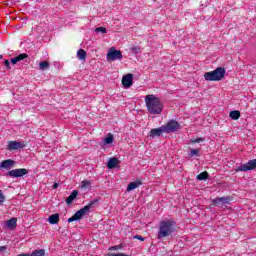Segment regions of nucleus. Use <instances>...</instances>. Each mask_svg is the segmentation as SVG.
Here are the masks:
<instances>
[{
    "label": "nucleus",
    "mask_w": 256,
    "mask_h": 256,
    "mask_svg": "<svg viewBox=\"0 0 256 256\" xmlns=\"http://www.w3.org/2000/svg\"><path fill=\"white\" fill-rule=\"evenodd\" d=\"M204 142V138H196L190 141L191 144H197Z\"/></svg>",
    "instance_id": "nucleus-28"
},
{
    "label": "nucleus",
    "mask_w": 256,
    "mask_h": 256,
    "mask_svg": "<svg viewBox=\"0 0 256 256\" xmlns=\"http://www.w3.org/2000/svg\"><path fill=\"white\" fill-rule=\"evenodd\" d=\"M29 58V55L22 53L14 58H12V60H17V61H23L25 59Z\"/></svg>",
    "instance_id": "nucleus-24"
},
{
    "label": "nucleus",
    "mask_w": 256,
    "mask_h": 256,
    "mask_svg": "<svg viewBox=\"0 0 256 256\" xmlns=\"http://www.w3.org/2000/svg\"><path fill=\"white\" fill-rule=\"evenodd\" d=\"M134 239H138V240L141 241V242H144V241H145V238H143V236H141V235H135V236H134Z\"/></svg>",
    "instance_id": "nucleus-34"
},
{
    "label": "nucleus",
    "mask_w": 256,
    "mask_h": 256,
    "mask_svg": "<svg viewBox=\"0 0 256 256\" xmlns=\"http://www.w3.org/2000/svg\"><path fill=\"white\" fill-rule=\"evenodd\" d=\"M130 51H132L134 53H140L141 52V48H139V46L132 47V48H130Z\"/></svg>",
    "instance_id": "nucleus-30"
},
{
    "label": "nucleus",
    "mask_w": 256,
    "mask_h": 256,
    "mask_svg": "<svg viewBox=\"0 0 256 256\" xmlns=\"http://www.w3.org/2000/svg\"><path fill=\"white\" fill-rule=\"evenodd\" d=\"M140 185L141 181L128 183L127 192H131L132 190L138 189Z\"/></svg>",
    "instance_id": "nucleus-19"
},
{
    "label": "nucleus",
    "mask_w": 256,
    "mask_h": 256,
    "mask_svg": "<svg viewBox=\"0 0 256 256\" xmlns=\"http://www.w3.org/2000/svg\"><path fill=\"white\" fill-rule=\"evenodd\" d=\"M146 111L152 115H160L163 113V103L154 94L145 96Z\"/></svg>",
    "instance_id": "nucleus-1"
},
{
    "label": "nucleus",
    "mask_w": 256,
    "mask_h": 256,
    "mask_svg": "<svg viewBox=\"0 0 256 256\" xmlns=\"http://www.w3.org/2000/svg\"><path fill=\"white\" fill-rule=\"evenodd\" d=\"M7 250V246H0V253Z\"/></svg>",
    "instance_id": "nucleus-36"
},
{
    "label": "nucleus",
    "mask_w": 256,
    "mask_h": 256,
    "mask_svg": "<svg viewBox=\"0 0 256 256\" xmlns=\"http://www.w3.org/2000/svg\"><path fill=\"white\" fill-rule=\"evenodd\" d=\"M5 202V196H3L2 190H0V205H2Z\"/></svg>",
    "instance_id": "nucleus-31"
},
{
    "label": "nucleus",
    "mask_w": 256,
    "mask_h": 256,
    "mask_svg": "<svg viewBox=\"0 0 256 256\" xmlns=\"http://www.w3.org/2000/svg\"><path fill=\"white\" fill-rule=\"evenodd\" d=\"M58 186H59V184L54 183V184H53V189H57Z\"/></svg>",
    "instance_id": "nucleus-37"
},
{
    "label": "nucleus",
    "mask_w": 256,
    "mask_h": 256,
    "mask_svg": "<svg viewBox=\"0 0 256 256\" xmlns=\"http://www.w3.org/2000/svg\"><path fill=\"white\" fill-rule=\"evenodd\" d=\"M29 174V170L25 168H20V169H12L5 176L12 177V178H20L25 175Z\"/></svg>",
    "instance_id": "nucleus-8"
},
{
    "label": "nucleus",
    "mask_w": 256,
    "mask_h": 256,
    "mask_svg": "<svg viewBox=\"0 0 256 256\" xmlns=\"http://www.w3.org/2000/svg\"><path fill=\"white\" fill-rule=\"evenodd\" d=\"M95 32L105 34L107 33V30L105 29V27H96Z\"/></svg>",
    "instance_id": "nucleus-27"
},
{
    "label": "nucleus",
    "mask_w": 256,
    "mask_h": 256,
    "mask_svg": "<svg viewBox=\"0 0 256 256\" xmlns=\"http://www.w3.org/2000/svg\"><path fill=\"white\" fill-rule=\"evenodd\" d=\"M252 170H256V159L249 160L248 163L236 168V172H247Z\"/></svg>",
    "instance_id": "nucleus-7"
},
{
    "label": "nucleus",
    "mask_w": 256,
    "mask_h": 256,
    "mask_svg": "<svg viewBox=\"0 0 256 256\" xmlns=\"http://www.w3.org/2000/svg\"><path fill=\"white\" fill-rule=\"evenodd\" d=\"M26 147L25 142L9 141L7 144V150L16 151L18 149H24Z\"/></svg>",
    "instance_id": "nucleus-9"
},
{
    "label": "nucleus",
    "mask_w": 256,
    "mask_h": 256,
    "mask_svg": "<svg viewBox=\"0 0 256 256\" xmlns=\"http://www.w3.org/2000/svg\"><path fill=\"white\" fill-rule=\"evenodd\" d=\"M229 117L232 120H238L241 117V114L239 113L238 110L230 111Z\"/></svg>",
    "instance_id": "nucleus-21"
},
{
    "label": "nucleus",
    "mask_w": 256,
    "mask_h": 256,
    "mask_svg": "<svg viewBox=\"0 0 256 256\" xmlns=\"http://www.w3.org/2000/svg\"><path fill=\"white\" fill-rule=\"evenodd\" d=\"M225 204H229V198L227 197H218V198H214L213 200V205L215 207H223V205Z\"/></svg>",
    "instance_id": "nucleus-11"
},
{
    "label": "nucleus",
    "mask_w": 256,
    "mask_h": 256,
    "mask_svg": "<svg viewBox=\"0 0 256 256\" xmlns=\"http://www.w3.org/2000/svg\"><path fill=\"white\" fill-rule=\"evenodd\" d=\"M87 52L84 49H78L77 51V59L79 61H86Z\"/></svg>",
    "instance_id": "nucleus-18"
},
{
    "label": "nucleus",
    "mask_w": 256,
    "mask_h": 256,
    "mask_svg": "<svg viewBox=\"0 0 256 256\" xmlns=\"http://www.w3.org/2000/svg\"><path fill=\"white\" fill-rule=\"evenodd\" d=\"M20 61L21 60L10 59V63H12V65H16Z\"/></svg>",
    "instance_id": "nucleus-35"
},
{
    "label": "nucleus",
    "mask_w": 256,
    "mask_h": 256,
    "mask_svg": "<svg viewBox=\"0 0 256 256\" xmlns=\"http://www.w3.org/2000/svg\"><path fill=\"white\" fill-rule=\"evenodd\" d=\"M91 186V182L88 180H84L80 183V188L88 189Z\"/></svg>",
    "instance_id": "nucleus-25"
},
{
    "label": "nucleus",
    "mask_w": 256,
    "mask_h": 256,
    "mask_svg": "<svg viewBox=\"0 0 256 256\" xmlns=\"http://www.w3.org/2000/svg\"><path fill=\"white\" fill-rule=\"evenodd\" d=\"M132 74H127L121 78V85L125 88H129L132 86Z\"/></svg>",
    "instance_id": "nucleus-13"
},
{
    "label": "nucleus",
    "mask_w": 256,
    "mask_h": 256,
    "mask_svg": "<svg viewBox=\"0 0 256 256\" xmlns=\"http://www.w3.org/2000/svg\"><path fill=\"white\" fill-rule=\"evenodd\" d=\"M189 156L195 157L198 156V150L197 149H191L189 152Z\"/></svg>",
    "instance_id": "nucleus-29"
},
{
    "label": "nucleus",
    "mask_w": 256,
    "mask_h": 256,
    "mask_svg": "<svg viewBox=\"0 0 256 256\" xmlns=\"http://www.w3.org/2000/svg\"><path fill=\"white\" fill-rule=\"evenodd\" d=\"M97 202H98V200L90 201L89 204L84 206V208L75 212V214H73V216H71V218L68 219V223H72V222L79 221L80 219H82V217H84L89 212V210L94 208V206H95V204H97Z\"/></svg>",
    "instance_id": "nucleus-4"
},
{
    "label": "nucleus",
    "mask_w": 256,
    "mask_h": 256,
    "mask_svg": "<svg viewBox=\"0 0 256 256\" xmlns=\"http://www.w3.org/2000/svg\"><path fill=\"white\" fill-rule=\"evenodd\" d=\"M48 223L55 225L59 223V214H53L48 217Z\"/></svg>",
    "instance_id": "nucleus-20"
},
{
    "label": "nucleus",
    "mask_w": 256,
    "mask_h": 256,
    "mask_svg": "<svg viewBox=\"0 0 256 256\" xmlns=\"http://www.w3.org/2000/svg\"><path fill=\"white\" fill-rule=\"evenodd\" d=\"M109 256H129V255H127L125 253H111V254H109Z\"/></svg>",
    "instance_id": "nucleus-33"
},
{
    "label": "nucleus",
    "mask_w": 256,
    "mask_h": 256,
    "mask_svg": "<svg viewBox=\"0 0 256 256\" xmlns=\"http://www.w3.org/2000/svg\"><path fill=\"white\" fill-rule=\"evenodd\" d=\"M49 66L50 64H48V62L46 61L39 63V69H41V71H45L46 69H48Z\"/></svg>",
    "instance_id": "nucleus-26"
},
{
    "label": "nucleus",
    "mask_w": 256,
    "mask_h": 256,
    "mask_svg": "<svg viewBox=\"0 0 256 256\" xmlns=\"http://www.w3.org/2000/svg\"><path fill=\"white\" fill-rule=\"evenodd\" d=\"M208 178H209V174L206 171H204L196 176V180H198V181H204V180H207Z\"/></svg>",
    "instance_id": "nucleus-22"
},
{
    "label": "nucleus",
    "mask_w": 256,
    "mask_h": 256,
    "mask_svg": "<svg viewBox=\"0 0 256 256\" xmlns=\"http://www.w3.org/2000/svg\"><path fill=\"white\" fill-rule=\"evenodd\" d=\"M15 165L14 160L11 159H7V160H3L2 163H0V169L3 170H11Z\"/></svg>",
    "instance_id": "nucleus-12"
},
{
    "label": "nucleus",
    "mask_w": 256,
    "mask_h": 256,
    "mask_svg": "<svg viewBox=\"0 0 256 256\" xmlns=\"http://www.w3.org/2000/svg\"><path fill=\"white\" fill-rule=\"evenodd\" d=\"M77 196H79V191L73 190L71 191L70 196L66 198V205H71L75 199H77Z\"/></svg>",
    "instance_id": "nucleus-15"
},
{
    "label": "nucleus",
    "mask_w": 256,
    "mask_h": 256,
    "mask_svg": "<svg viewBox=\"0 0 256 256\" xmlns=\"http://www.w3.org/2000/svg\"><path fill=\"white\" fill-rule=\"evenodd\" d=\"M18 256H45V249H36L32 253H21Z\"/></svg>",
    "instance_id": "nucleus-14"
},
{
    "label": "nucleus",
    "mask_w": 256,
    "mask_h": 256,
    "mask_svg": "<svg viewBox=\"0 0 256 256\" xmlns=\"http://www.w3.org/2000/svg\"><path fill=\"white\" fill-rule=\"evenodd\" d=\"M3 63L7 69H11V62L9 60H5Z\"/></svg>",
    "instance_id": "nucleus-32"
},
{
    "label": "nucleus",
    "mask_w": 256,
    "mask_h": 256,
    "mask_svg": "<svg viewBox=\"0 0 256 256\" xmlns=\"http://www.w3.org/2000/svg\"><path fill=\"white\" fill-rule=\"evenodd\" d=\"M121 59H123V55L121 54L120 50H116L114 47H112L107 52V61L114 62L121 61Z\"/></svg>",
    "instance_id": "nucleus-6"
},
{
    "label": "nucleus",
    "mask_w": 256,
    "mask_h": 256,
    "mask_svg": "<svg viewBox=\"0 0 256 256\" xmlns=\"http://www.w3.org/2000/svg\"><path fill=\"white\" fill-rule=\"evenodd\" d=\"M177 227V223L173 219L162 220L159 223V230L157 232V239H163L166 237H170L175 232V228Z\"/></svg>",
    "instance_id": "nucleus-2"
},
{
    "label": "nucleus",
    "mask_w": 256,
    "mask_h": 256,
    "mask_svg": "<svg viewBox=\"0 0 256 256\" xmlns=\"http://www.w3.org/2000/svg\"><path fill=\"white\" fill-rule=\"evenodd\" d=\"M18 220L16 218H10L9 220L6 221L5 225L7 226L8 229L14 230L16 228V223Z\"/></svg>",
    "instance_id": "nucleus-17"
},
{
    "label": "nucleus",
    "mask_w": 256,
    "mask_h": 256,
    "mask_svg": "<svg viewBox=\"0 0 256 256\" xmlns=\"http://www.w3.org/2000/svg\"><path fill=\"white\" fill-rule=\"evenodd\" d=\"M163 133H166V130H162L158 128L151 129L150 132H148V138L154 139L156 137H161Z\"/></svg>",
    "instance_id": "nucleus-10"
},
{
    "label": "nucleus",
    "mask_w": 256,
    "mask_h": 256,
    "mask_svg": "<svg viewBox=\"0 0 256 256\" xmlns=\"http://www.w3.org/2000/svg\"><path fill=\"white\" fill-rule=\"evenodd\" d=\"M119 160L116 157L109 158L107 161V168L108 169H115L118 167Z\"/></svg>",
    "instance_id": "nucleus-16"
},
{
    "label": "nucleus",
    "mask_w": 256,
    "mask_h": 256,
    "mask_svg": "<svg viewBox=\"0 0 256 256\" xmlns=\"http://www.w3.org/2000/svg\"><path fill=\"white\" fill-rule=\"evenodd\" d=\"M113 142H114L113 134H111V133L107 134V137H105V139H104V143L105 144H113Z\"/></svg>",
    "instance_id": "nucleus-23"
},
{
    "label": "nucleus",
    "mask_w": 256,
    "mask_h": 256,
    "mask_svg": "<svg viewBox=\"0 0 256 256\" xmlns=\"http://www.w3.org/2000/svg\"><path fill=\"white\" fill-rule=\"evenodd\" d=\"M156 129L165 130L166 134H172L177 132L178 130H181V124H179V122H177L176 120H170L165 125H162L161 127Z\"/></svg>",
    "instance_id": "nucleus-5"
},
{
    "label": "nucleus",
    "mask_w": 256,
    "mask_h": 256,
    "mask_svg": "<svg viewBox=\"0 0 256 256\" xmlns=\"http://www.w3.org/2000/svg\"><path fill=\"white\" fill-rule=\"evenodd\" d=\"M225 76V69L222 67H218L211 72L204 73V80L208 82H218L222 81Z\"/></svg>",
    "instance_id": "nucleus-3"
}]
</instances>
